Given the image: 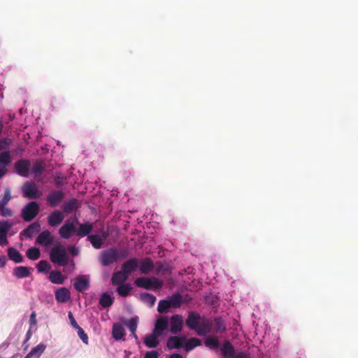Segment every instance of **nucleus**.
Wrapping results in <instances>:
<instances>
[{
	"instance_id": "f257e3e1",
	"label": "nucleus",
	"mask_w": 358,
	"mask_h": 358,
	"mask_svg": "<svg viewBox=\"0 0 358 358\" xmlns=\"http://www.w3.org/2000/svg\"><path fill=\"white\" fill-rule=\"evenodd\" d=\"M52 262L65 266L69 264V257L64 248L57 245L52 248L50 253Z\"/></svg>"
},
{
	"instance_id": "f03ea898",
	"label": "nucleus",
	"mask_w": 358,
	"mask_h": 358,
	"mask_svg": "<svg viewBox=\"0 0 358 358\" xmlns=\"http://www.w3.org/2000/svg\"><path fill=\"white\" fill-rule=\"evenodd\" d=\"M119 257L117 250L115 248H110L101 252L99 260L103 266H109L116 262Z\"/></svg>"
},
{
	"instance_id": "7ed1b4c3",
	"label": "nucleus",
	"mask_w": 358,
	"mask_h": 358,
	"mask_svg": "<svg viewBox=\"0 0 358 358\" xmlns=\"http://www.w3.org/2000/svg\"><path fill=\"white\" fill-rule=\"evenodd\" d=\"M135 284L138 287L143 288L148 290L155 289H160L163 282L157 279V278H147V277H141L138 278L135 280Z\"/></svg>"
},
{
	"instance_id": "20e7f679",
	"label": "nucleus",
	"mask_w": 358,
	"mask_h": 358,
	"mask_svg": "<svg viewBox=\"0 0 358 358\" xmlns=\"http://www.w3.org/2000/svg\"><path fill=\"white\" fill-rule=\"evenodd\" d=\"M39 205L36 201L29 202L21 211V217L26 222L34 220L39 212Z\"/></svg>"
},
{
	"instance_id": "39448f33",
	"label": "nucleus",
	"mask_w": 358,
	"mask_h": 358,
	"mask_svg": "<svg viewBox=\"0 0 358 358\" xmlns=\"http://www.w3.org/2000/svg\"><path fill=\"white\" fill-rule=\"evenodd\" d=\"M22 194L25 198L34 199L39 198L42 192L39 191L35 182H26L22 187Z\"/></svg>"
},
{
	"instance_id": "423d86ee",
	"label": "nucleus",
	"mask_w": 358,
	"mask_h": 358,
	"mask_svg": "<svg viewBox=\"0 0 358 358\" xmlns=\"http://www.w3.org/2000/svg\"><path fill=\"white\" fill-rule=\"evenodd\" d=\"M65 198V193L62 189H55L51 191L46 196V201L48 204L52 207L55 208L58 206Z\"/></svg>"
},
{
	"instance_id": "0eeeda50",
	"label": "nucleus",
	"mask_w": 358,
	"mask_h": 358,
	"mask_svg": "<svg viewBox=\"0 0 358 358\" xmlns=\"http://www.w3.org/2000/svg\"><path fill=\"white\" fill-rule=\"evenodd\" d=\"M31 163L28 159H20L14 164V169L17 174L27 178L29 175Z\"/></svg>"
},
{
	"instance_id": "6e6552de",
	"label": "nucleus",
	"mask_w": 358,
	"mask_h": 358,
	"mask_svg": "<svg viewBox=\"0 0 358 358\" xmlns=\"http://www.w3.org/2000/svg\"><path fill=\"white\" fill-rule=\"evenodd\" d=\"M213 325V322L212 320L206 317H202L199 325V329H197L196 331L197 335L200 336H206L212 331Z\"/></svg>"
},
{
	"instance_id": "1a4fd4ad",
	"label": "nucleus",
	"mask_w": 358,
	"mask_h": 358,
	"mask_svg": "<svg viewBox=\"0 0 358 358\" xmlns=\"http://www.w3.org/2000/svg\"><path fill=\"white\" fill-rule=\"evenodd\" d=\"M201 317H202L198 313L195 311H190L189 312L185 320V324L189 329L196 331L197 329H199Z\"/></svg>"
},
{
	"instance_id": "9d476101",
	"label": "nucleus",
	"mask_w": 358,
	"mask_h": 358,
	"mask_svg": "<svg viewBox=\"0 0 358 358\" xmlns=\"http://www.w3.org/2000/svg\"><path fill=\"white\" fill-rule=\"evenodd\" d=\"M76 228L73 222L66 220L65 223L59 228V234L64 239H69L73 234H76Z\"/></svg>"
},
{
	"instance_id": "9b49d317",
	"label": "nucleus",
	"mask_w": 358,
	"mask_h": 358,
	"mask_svg": "<svg viewBox=\"0 0 358 358\" xmlns=\"http://www.w3.org/2000/svg\"><path fill=\"white\" fill-rule=\"evenodd\" d=\"M183 326V318L180 315H173L170 320V331L172 334L180 332Z\"/></svg>"
},
{
	"instance_id": "f8f14e48",
	"label": "nucleus",
	"mask_w": 358,
	"mask_h": 358,
	"mask_svg": "<svg viewBox=\"0 0 358 358\" xmlns=\"http://www.w3.org/2000/svg\"><path fill=\"white\" fill-rule=\"evenodd\" d=\"M139 264V260L136 258H130L124 262L121 269L128 275L135 272Z\"/></svg>"
},
{
	"instance_id": "ddd939ff",
	"label": "nucleus",
	"mask_w": 358,
	"mask_h": 358,
	"mask_svg": "<svg viewBox=\"0 0 358 358\" xmlns=\"http://www.w3.org/2000/svg\"><path fill=\"white\" fill-rule=\"evenodd\" d=\"M80 207V203L77 199L71 198L62 204L61 208L62 210V213H64L67 215L73 213V210H77Z\"/></svg>"
},
{
	"instance_id": "4468645a",
	"label": "nucleus",
	"mask_w": 358,
	"mask_h": 358,
	"mask_svg": "<svg viewBox=\"0 0 358 358\" xmlns=\"http://www.w3.org/2000/svg\"><path fill=\"white\" fill-rule=\"evenodd\" d=\"M64 219L63 213L59 210L52 211L48 217V222L52 227L59 225Z\"/></svg>"
},
{
	"instance_id": "2eb2a0df",
	"label": "nucleus",
	"mask_w": 358,
	"mask_h": 358,
	"mask_svg": "<svg viewBox=\"0 0 358 358\" xmlns=\"http://www.w3.org/2000/svg\"><path fill=\"white\" fill-rule=\"evenodd\" d=\"M36 243L39 245L48 246L52 244L53 238L48 230L42 231L36 238Z\"/></svg>"
},
{
	"instance_id": "dca6fc26",
	"label": "nucleus",
	"mask_w": 358,
	"mask_h": 358,
	"mask_svg": "<svg viewBox=\"0 0 358 358\" xmlns=\"http://www.w3.org/2000/svg\"><path fill=\"white\" fill-rule=\"evenodd\" d=\"M73 286L77 291L82 292L89 289L90 281L85 276L79 275L76 278Z\"/></svg>"
},
{
	"instance_id": "f3484780",
	"label": "nucleus",
	"mask_w": 358,
	"mask_h": 358,
	"mask_svg": "<svg viewBox=\"0 0 358 358\" xmlns=\"http://www.w3.org/2000/svg\"><path fill=\"white\" fill-rule=\"evenodd\" d=\"M159 334L152 330V332L145 336L144 338L145 345L150 348H155L159 344Z\"/></svg>"
},
{
	"instance_id": "a211bd4d",
	"label": "nucleus",
	"mask_w": 358,
	"mask_h": 358,
	"mask_svg": "<svg viewBox=\"0 0 358 358\" xmlns=\"http://www.w3.org/2000/svg\"><path fill=\"white\" fill-rule=\"evenodd\" d=\"M168 326V318L166 317L161 316L157 319L153 331L161 336L164 331L167 329Z\"/></svg>"
},
{
	"instance_id": "6ab92c4d",
	"label": "nucleus",
	"mask_w": 358,
	"mask_h": 358,
	"mask_svg": "<svg viewBox=\"0 0 358 358\" xmlns=\"http://www.w3.org/2000/svg\"><path fill=\"white\" fill-rule=\"evenodd\" d=\"M139 268L141 273L148 274L154 268L152 260L149 257H145L141 261L139 260Z\"/></svg>"
},
{
	"instance_id": "aec40b11",
	"label": "nucleus",
	"mask_w": 358,
	"mask_h": 358,
	"mask_svg": "<svg viewBox=\"0 0 358 358\" xmlns=\"http://www.w3.org/2000/svg\"><path fill=\"white\" fill-rule=\"evenodd\" d=\"M71 298L70 291L65 287H61L55 292V299L59 303H66Z\"/></svg>"
},
{
	"instance_id": "412c9836",
	"label": "nucleus",
	"mask_w": 358,
	"mask_h": 358,
	"mask_svg": "<svg viewBox=\"0 0 358 358\" xmlns=\"http://www.w3.org/2000/svg\"><path fill=\"white\" fill-rule=\"evenodd\" d=\"M129 275H127L122 269L113 273L111 282L113 285H119L124 283L127 280Z\"/></svg>"
},
{
	"instance_id": "4be33fe9",
	"label": "nucleus",
	"mask_w": 358,
	"mask_h": 358,
	"mask_svg": "<svg viewBox=\"0 0 358 358\" xmlns=\"http://www.w3.org/2000/svg\"><path fill=\"white\" fill-rule=\"evenodd\" d=\"M185 341V338H181L179 336H171L167 341V348L170 350L171 349H179L182 347L183 343Z\"/></svg>"
},
{
	"instance_id": "5701e85b",
	"label": "nucleus",
	"mask_w": 358,
	"mask_h": 358,
	"mask_svg": "<svg viewBox=\"0 0 358 358\" xmlns=\"http://www.w3.org/2000/svg\"><path fill=\"white\" fill-rule=\"evenodd\" d=\"M41 225L38 222H34L24 229L21 234L26 236L27 238H31L35 234L40 231Z\"/></svg>"
},
{
	"instance_id": "b1692460",
	"label": "nucleus",
	"mask_w": 358,
	"mask_h": 358,
	"mask_svg": "<svg viewBox=\"0 0 358 358\" xmlns=\"http://www.w3.org/2000/svg\"><path fill=\"white\" fill-rule=\"evenodd\" d=\"M31 268H29L27 266H17L13 269V274L17 278H27L31 274Z\"/></svg>"
},
{
	"instance_id": "393cba45",
	"label": "nucleus",
	"mask_w": 358,
	"mask_h": 358,
	"mask_svg": "<svg viewBox=\"0 0 358 358\" xmlns=\"http://www.w3.org/2000/svg\"><path fill=\"white\" fill-rule=\"evenodd\" d=\"M92 223L85 222L80 224L78 229H76V234L79 237H85L92 231Z\"/></svg>"
},
{
	"instance_id": "a878e982",
	"label": "nucleus",
	"mask_w": 358,
	"mask_h": 358,
	"mask_svg": "<svg viewBox=\"0 0 358 358\" xmlns=\"http://www.w3.org/2000/svg\"><path fill=\"white\" fill-rule=\"evenodd\" d=\"M112 334L116 341L122 339L125 335V331L122 325L120 323H115L113 326Z\"/></svg>"
},
{
	"instance_id": "bb28decb",
	"label": "nucleus",
	"mask_w": 358,
	"mask_h": 358,
	"mask_svg": "<svg viewBox=\"0 0 358 358\" xmlns=\"http://www.w3.org/2000/svg\"><path fill=\"white\" fill-rule=\"evenodd\" d=\"M46 348V345L40 343L34 347L24 358H39Z\"/></svg>"
},
{
	"instance_id": "cd10ccee",
	"label": "nucleus",
	"mask_w": 358,
	"mask_h": 358,
	"mask_svg": "<svg viewBox=\"0 0 358 358\" xmlns=\"http://www.w3.org/2000/svg\"><path fill=\"white\" fill-rule=\"evenodd\" d=\"M221 352L224 357H234L235 356V349L229 341H224Z\"/></svg>"
},
{
	"instance_id": "c85d7f7f",
	"label": "nucleus",
	"mask_w": 358,
	"mask_h": 358,
	"mask_svg": "<svg viewBox=\"0 0 358 358\" xmlns=\"http://www.w3.org/2000/svg\"><path fill=\"white\" fill-rule=\"evenodd\" d=\"M7 254L8 258L16 264L23 262L22 255L14 248H8L7 250Z\"/></svg>"
},
{
	"instance_id": "c756f323",
	"label": "nucleus",
	"mask_w": 358,
	"mask_h": 358,
	"mask_svg": "<svg viewBox=\"0 0 358 358\" xmlns=\"http://www.w3.org/2000/svg\"><path fill=\"white\" fill-rule=\"evenodd\" d=\"M214 330L216 333H223L226 331V324L221 317H216L213 320Z\"/></svg>"
},
{
	"instance_id": "7c9ffc66",
	"label": "nucleus",
	"mask_w": 358,
	"mask_h": 358,
	"mask_svg": "<svg viewBox=\"0 0 358 358\" xmlns=\"http://www.w3.org/2000/svg\"><path fill=\"white\" fill-rule=\"evenodd\" d=\"M50 280L54 284H63L65 277L59 271H52L49 275Z\"/></svg>"
},
{
	"instance_id": "2f4dec72",
	"label": "nucleus",
	"mask_w": 358,
	"mask_h": 358,
	"mask_svg": "<svg viewBox=\"0 0 358 358\" xmlns=\"http://www.w3.org/2000/svg\"><path fill=\"white\" fill-rule=\"evenodd\" d=\"M168 301V303H169V306L171 308H180L182 303V297L181 294L179 293H176L173 294L171 296H170L168 299H166Z\"/></svg>"
},
{
	"instance_id": "473e14b6",
	"label": "nucleus",
	"mask_w": 358,
	"mask_h": 358,
	"mask_svg": "<svg viewBox=\"0 0 358 358\" xmlns=\"http://www.w3.org/2000/svg\"><path fill=\"white\" fill-rule=\"evenodd\" d=\"M204 344L205 345L211 349V350H216L220 346V342L216 336H210L205 338L204 340Z\"/></svg>"
},
{
	"instance_id": "72a5a7b5",
	"label": "nucleus",
	"mask_w": 358,
	"mask_h": 358,
	"mask_svg": "<svg viewBox=\"0 0 358 358\" xmlns=\"http://www.w3.org/2000/svg\"><path fill=\"white\" fill-rule=\"evenodd\" d=\"M117 286L118 287L117 288V292L120 296L123 297L127 296L132 289V287L131 286L130 284L123 283Z\"/></svg>"
},
{
	"instance_id": "f704fd0d",
	"label": "nucleus",
	"mask_w": 358,
	"mask_h": 358,
	"mask_svg": "<svg viewBox=\"0 0 358 358\" xmlns=\"http://www.w3.org/2000/svg\"><path fill=\"white\" fill-rule=\"evenodd\" d=\"M138 323V317L137 316L130 318L124 322L125 326L129 329L131 334L136 331Z\"/></svg>"
},
{
	"instance_id": "c9c22d12",
	"label": "nucleus",
	"mask_w": 358,
	"mask_h": 358,
	"mask_svg": "<svg viewBox=\"0 0 358 358\" xmlns=\"http://www.w3.org/2000/svg\"><path fill=\"white\" fill-rule=\"evenodd\" d=\"M113 303V299L108 293H103L99 299V304L103 308H108Z\"/></svg>"
},
{
	"instance_id": "e433bc0d",
	"label": "nucleus",
	"mask_w": 358,
	"mask_h": 358,
	"mask_svg": "<svg viewBox=\"0 0 358 358\" xmlns=\"http://www.w3.org/2000/svg\"><path fill=\"white\" fill-rule=\"evenodd\" d=\"M88 239L96 249H99L103 245V238H101L99 235H90L88 236Z\"/></svg>"
},
{
	"instance_id": "4c0bfd02",
	"label": "nucleus",
	"mask_w": 358,
	"mask_h": 358,
	"mask_svg": "<svg viewBox=\"0 0 358 358\" xmlns=\"http://www.w3.org/2000/svg\"><path fill=\"white\" fill-rule=\"evenodd\" d=\"M201 345V341L197 338H189L185 345V348L187 352L192 350L193 348Z\"/></svg>"
},
{
	"instance_id": "58836bf2",
	"label": "nucleus",
	"mask_w": 358,
	"mask_h": 358,
	"mask_svg": "<svg viewBox=\"0 0 358 358\" xmlns=\"http://www.w3.org/2000/svg\"><path fill=\"white\" fill-rule=\"evenodd\" d=\"M27 257L31 260H37L39 259L41 252L37 248H31L27 251Z\"/></svg>"
},
{
	"instance_id": "ea45409f",
	"label": "nucleus",
	"mask_w": 358,
	"mask_h": 358,
	"mask_svg": "<svg viewBox=\"0 0 358 358\" xmlns=\"http://www.w3.org/2000/svg\"><path fill=\"white\" fill-rule=\"evenodd\" d=\"M141 299L144 303L150 305V306H154L156 301V297L153 294L149 293L142 294L141 295Z\"/></svg>"
},
{
	"instance_id": "a19ab883",
	"label": "nucleus",
	"mask_w": 358,
	"mask_h": 358,
	"mask_svg": "<svg viewBox=\"0 0 358 358\" xmlns=\"http://www.w3.org/2000/svg\"><path fill=\"white\" fill-rule=\"evenodd\" d=\"M11 162V157L8 151L2 152L0 153V164H3L5 167L8 166Z\"/></svg>"
},
{
	"instance_id": "79ce46f5",
	"label": "nucleus",
	"mask_w": 358,
	"mask_h": 358,
	"mask_svg": "<svg viewBox=\"0 0 358 358\" xmlns=\"http://www.w3.org/2000/svg\"><path fill=\"white\" fill-rule=\"evenodd\" d=\"M11 198V190L10 188L7 187L4 189L3 197L0 200V205L7 206Z\"/></svg>"
},
{
	"instance_id": "37998d69",
	"label": "nucleus",
	"mask_w": 358,
	"mask_h": 358,
	"mask_svg": "<svg viewBox=\"0 0 358 358\" xmlns=\"http://www.w3.org/2000/svg\"><path fill=\"white\" fill-rule=\"evenodd\" d=\"M171 307L169 306L168 301L161 300L158 303L157 310L160 313H166Z\"/></svg>"
},
{
	"instance_id": "c03bdc74",
	"label": "nucleus",
	"mask_w": 358,
	"mask_h": 358,
	"mask_svg": "<svg viewBox=\"0 0 358 358\" xmlns=\"http://www.w3.org/2000/svg\"><path fill=\"white\" fill-rule=\"evenodd\" d=\"M36 268H37L38 272L45 273L50 270V265L48 263V262H47L45 260H41L37 264Z\"/></svg>"
},
{
	"instance_id": "a18cd8bd",
	"label": "nucleus",
	"mask_w": 358,
	"mask_h": 358,
	"mask_svg": "<svg viewBox=\"0 0 358 358\" xmlns=\"http://www.w3.org/2000/svg\"><path fill=\"white\" fill-rule=\"evenodd\" d=\"M0 215L4 217H11L13 211L7 206L0 205Z\"/></svg>"
},
{
	"instance_id": "49530a36",
	"label": "nucleus",
	"mask_w": 358,
	"mask_h": 358,
	"mask_svg": "<svg viewBox=\"0 0 358 358\" xmlns=\"http://www.w3.org/2000/svg\"><path fill=\"white\" fill-rule=\"evenodd\" d=\"M11 225L8 223V221H1L0 222V234H7L8 231L10 229Z\"/></svg>"
},
{
	"instance_id": "de8ad7c7",
	"label": "nucleus",
	"mask_w": 358,
	"mask_h": 358,
	"mask_svg": "<svg viewBox=\"0 0 358 358\" xmlns=\"http://www.w3.org/2000/svg\"><path fill=\"white\" fill-rule=\"evenodd\" d=\"M44 170L45 169L41 163H36L32 167L33 173L36 176L41 175L44 171Z\"/></svg>"
},
{
	"instance_id": "09e8293b",
	"label": "nucleus",
	"mask_w": 358,
	"mask_h": 358,
	"mask_svg": "<svg viewBox=\"0 0 358 358\" xmlns=\"http://www.w3.org/2000/svg\"><path fill=\"white\" fill-rule=\"evenodd\" d=\"M78 331V335L79 338L82 340V341L85 344H88V336L87 334L84 331V330L79 327L78 329H76Z\"/></svg>"
},
{
	"instance_id": "8fccbe9b",
	"label": "nucleus",
	"mask_w": 358,
	"mask_h": 358,
	"mask_svg": "<svg viewBox=\"0 0 358 358\" xmlns=\"http://www.w3.org/2000/svg\"><path fill=\"white\" fill-rule=\"evenodd\" d=\"M68 317L69 319L71 326L75 329H78L80 326L78 324L77 322L76 321L73 317V313L71 311H69L68 313Z\"/></svg>"
},
{
	"instance_id": "3c124183",
	"label": "nucleus",
	"mask_w": 358,
	"mask_h": 358,
	"mask_svg": "<svg viewBox=\"0 0 358 358\" xmlns=\"http://www.w3.org/2000/svg\"><path fill=\"white\" fill-rule=\"evenodd\" d=\"M159 354L157 351L152 350L147 352L145 355V358H158Z\"/></svg>"
},
{
	"instance_id": "603ef678",
	"label": "nucleus",
	"mask_w": 358,
	"mask_h": 358,
	"mask_svg": "<svg viewBox=\"0 0 358 358\" xmlns=\"http://www.w3.org/2000/svg\"><path fill=\"white\" fill-rule=\"evenodd\" d=\"M8 243L6 234H0V245H5Z\"/></svg>"
},
{
	"instance_id": "864d4df0",
	"label": "nucleus",
	"mask_w": 358,
	"mask_h": 358,
	"mask_svg": "<svg viewBox=\"0 0 358 358\" xmlns=\"http://www.w3.org/2000/svg\"><path fill=\"white\" fill-rule=\"evenodd\" d=\"M7 259L3 255H0V268H3L6 264Z\"/></svg>"
},
{
	"instance_id": "5fc2aeb1",
	"label": "nucleus",
	"mask_w": 358,
	"mask_h": 358,
	"mask_svg": "<svg viewBox=\"0 0 358 358\" xmlns=\"http://www.w3.org/2000/svg\"><path fill=\"white\" fill-rule=\"evenodd\" d=\"M235 358H249V355L243 352H239L238 354H235V356L234 357Z\"/></svg>"
},
{
	"instance_id": "6e6d98bb",
	"label": "nucleus",
	"mask_w": 358,
	"mask_h": 358,
	"mask_svg": "<svg viewBox=\"0 0 358 358\" xmlns=\"http://www.w3.org/2000/svg\"><path fill=\"white\" fill-rule=\"evenodd\" d=\"M36 323V313L34 312H33L30 315V324L33 325V324H35Z\"/></svg>"
},
{
	"instance_id": "4d7b16f0",
	"label": "nucleus",
	"mask_w": 358,
	"mask_h": 358,
	"mask_svg": "<svg viewBox=\"0 0 358 358\" xmlns=\"http://www.w3.org/2000/svg\"><path fill=\"white\" fill-rule=\"evenodd\" d=\"M7 171L8 170L5 166H3L2 168L0 167V178L3 177L6 174Z\"/></svg>"
},
{
	"instance_id": "13d9d810",
	"label": "nucleus",
	"mask_w": 358,
	"mask_h": 358,
	"mask_svg": "<svg viewBox=\"0 0 358 358\" xmlns=\"http://www.w3.org/2000/svg\"><path fill=\"white\" fill-rule=\"evenodd\" d=\"M69 250L73 255H78V250L74 246H71Z\"/></svg>"
},
{
	"instance_id": "bf43d9fd",
	"label": "nucleus",
	"mask_w": 358,
	"mask_h": 358,
	"mask_svg": "<svg viewBox=\"0 0 358 358\" xmlns=\"http://www.w3.org/2000/svg\"><path fill=\"white\" fill-rule=\"evenodd\" d=\"M169 358H183V357L178 353H173L170 355Z\"/></svg>"
},
{
	"instance_id": "052dcab7",
	"label": "nucleus",
	"mask_w": 358,
	"mask_h": 358,
	"mask_svg": "<svg viewBox=\"0 0 358 358\" xmlns=\"http://www.w3.org/2000/svg\"><path fill=\"white\" fill-rule=\"evenodd\" d=\"M31 335V331H30V330H29L28 332L27 333V335H26L27 338H26V341H27L30 338Z\"/></svg>"
},
{
	"instance_id": "680f3d73",
	"label": "nucleus",
	"mask_w": 358,
	"mask_h": 358,
	"mask_svg": "<svg viewBox=\"0 0 358 358\" xmlns=\"http://www.w3.org/2000/svg\"><path fill=\"white\" fill-rule=\"evenodd\" d=\"M132 334L133 337H134L136 340H137V339H138V336H137V335H136V331H134V334Z\"/></svg>"
},
{
	"instance_id": "e2e57ef3",
	"label": "nucleus",
	"mask_w": 358,
	"mask_h": 358,
	"mask_svg": "<svg viewBox=\"0 0 358 358\" xmlns=\"http://www.w3.org/2000/svg\"><path fill=\"white\" fill-rule=\"evenodd\" d=\"M56 185H61V182H60V180H56Z\"/></svg>"
},
{
	"instance_id": "0e129e2a",
	"label": "nucleus",
	"mask_w": 358,
	"mask_h": 358,
	"mask_svg": "<svg viewBox=\"0 0 358 358\" xmlns=\"http://www.w3.org/2000/svg\"><path fill=\"white\" fill-rule=\"evenodd\" d=\"M187 297V295L185 296V301H188V299H186Z\"/></svg>"
},
{
	"instance_id": "69168bd1",
	"label": "nucleus",
	"mask_w": 358,
	"mask_h": 358,
	"mask_svg": "<svg viewBox=\"0 0 358 358\" xmlns=\"http://www.w3.org/2000/svg\"><path fill=\"white\" fill-rule=\"evenodd\" d=\"M120 257H122V258H125V257H126V256L122 255V256H120Z\"/></svg>"
},
{
	"instance_id": "338daca9",
	"label": "nucleus",
	"mask_w": 358,
	"mask_h": 358,
	"mask_svg": "<svg viewBox=\"0 0 358 358\" xmlns=\"http://www.w3.org/2000/svg\"><path fill=\"white\" fill-rule=\"evenodd\" d=\"M134 358H136V357H134Z\"/></svg>"
}]
</instances>
